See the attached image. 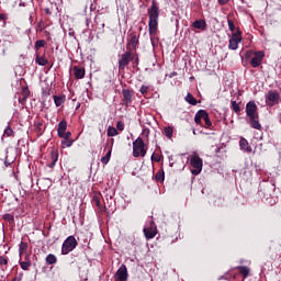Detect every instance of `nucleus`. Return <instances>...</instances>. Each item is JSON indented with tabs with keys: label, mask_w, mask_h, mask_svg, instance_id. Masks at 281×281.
Instances as JSON below:
<instances>
[{
	"label": "nucleus",
	"mask_w": 281,
	"mask_h": 281,
	"mask_svg": "<svg viewBox=\"0 0 281 281\" xmlns=\"http://www.w3.org/2000/svg\"><path fill=\"white\" fill-rule=\"evenodd\" d=\"M147 13L149 15V34L150 36H154V34H157V30L159 27V7H157V4L154 2L148 9Z\"/></svg>",
	"instance_id": "1"
},
{
	"label": "nucleus",
	"mask_w": 281,
	"mask_h": 281,
	"mask_svg": "<svg viewBox=\"0 0 281 281\" xmlns=\"http://www.w3.org/2000/svg\"><path fill=\"white\" fill-rule=\"evenodd\" d=\"M190 164L192 166V175L196 176V175H201L202 170H203V159L196 155V154H192L190 156Z\"/></svg>",
	"instance_id": "2"
},
{
	"label": "nucleus",
	"mask_w": 281,
	"mask_h": 281,
	"mask_svg": "<svg viewBox=\"0 0 281 281\" xmlns=\"http://www.w3.org/2000/svg\"><path fill=\"white\" fill-rule=\"evenodd\" d=\"M76 247H78V240H76V237L68 236L61 246L63 256H67V254L74 251Z\"/></svg>",
	"instance_id": "3"
},
{
	"label": "nucleus",
	"mask_w": 281,
	"mask_h": 281,
	"mask_svg": "<svg viewBox=\"0 0 281 281\" xmlns=\"http://www.w3.org/2000/svg\"><path fill=\"white\" fill-rule=\"evenodd\" d=\"M144 146V139L137 137L135 142H133V157H146V148Z\"/></svg>",
	"instance_id": "4"
},
{
	"label": "nucleus",
	"mask_w": 281,
	"mask_h": 281,
	"mask_svg": "<svg viewBox=\"0 0 281 281\" xmlns=\"http://www.w3.org/2000/svg\"><path fill=\"white\" fill-rule=\"evenodd\" d=\"M243 43V32H240V29H237L235 33H232L229 40H228V49H235L238 48V44Z\"/></svg>",
	"instance_id": "5"
},
{
	"label": "nucleus",
	"mask_w": 281,
	"mask_h": 281,
	"mask_svg": "<svg viewBox=\"0 0 281 281\" xmlns=\"http://www.w3.org/2000/svg\"><path fill=\"white\" fill-rule=\"evenodd\" d=\"M266 102L268 106H276L280 102V92L276 90H270L266 94Z\"/></svg>",
	"instance_id": "6"
},
{
	"label": "nucleus",
	"mask_w": 281,
	"mask_h": 281,
	"mask_svg": "<svg viewBox=\"0 0 281 281\" xmlns=\"http://www.w3.org/2000/svg\"><path fill=\"white\" fill-rule=\"evenodd\" d=\"M133 55L131 50H126L119 60V69L122 71L126 68V66L131 63Z\"/></svg>",
	"instance_id": "7"
},
{
	"label": "nucleus",
	"mask_w": 281,
	"mask_h": 281,
	"mask_svg": "<svg viewBox=\"0 0 281 281\" xmlns=\"http://www.w3.org/2000/svg\"><path fill=\"white\" fill-rule=\"evenodd\" d=\"M246 115L248 117H258V105H256L255 101H249L246 104Z\"/></svg>",
	"instance_id": "8"
},
{
	"label": "nucleus",
	"mask_w": 281,
	"mask_h": 281,
	"mask_svg": "<svg viewBox=\"0 0 281 281\" xmlns=\"http://www.w3.org/2000/svg\"><path fill=\"white\" fill-rule=\"evenodd\" d=\"M116 281H127L128 280V270L125 265H122L114 276Z\"/></svg>",
	"instance_id": "9"
},
{
	"label": "nucleus",
	"mask_w": 281,
	"mask_h": 281,
	"mask_svg": "<svg viewBox=\"0 0 281 281\" xmlns=\"http://www.w3.org/2000/svg\"><path fill=\"white\" fill-rule=\"evenodd\" d=\"M145 238H155L157 236V226L155 225V222H150L149 226L144 228Z\"/></svg>",
	"instance_id": "10"
},
{
	"label": "nucleus",
	"mask_w": 281,
	"mask_h": 281,
	"mask_svg": "<svg viewBox=\"0 0 281 281\" xmlns=\"http://www.w3.org/2000/svg\"><path fill=\"white\" fill-rule=\"evenodd\" d=\"M262 58H265V53H262V52L255 53V56L250 60L251 67H254V68L260 67V65L262 63Z\"/></svg>",
	"instance_id": "11"
},
{
	"label": "nucleus",
	"mask_w": 281,
	"mask_h": 281,
	"mask_svg": "<svg viewBox=\"0 0 281 281\" xmlns=\"http://www.w3.org/2000/svg\"><path fill=\"white\" fill-rule=\"evenodd\" d=\"M122 95H123V103L125 104V106H128V104H132L133 93H131V90L123 89L122 90Z\"/></svg>",
	"instance_id": "12"
},
{
	"label": "nucleus",
	"mask_w": 281,
	"mask_h": 281,
	"mask_svg": "<svg viewBox=\"0 0 281 281\" xmlns=\"http://www.w3.org/2000/svg\"><path fill=\"white\" fill-rule=\"evenodd\" d=\"M207 111L205 110L198 111L194 116L195 124H200V126H202L201 120H204L205 117H207Z\"/></svg>",
	"instance_id": "13"
},
{
	"label": "nucleus",
	"mask_w": 281,
	"mask_h": 281,
	"mask_svg": "<svg viewBox=\"0 0 281 281\" xmlns=\"http://www.w3.org/2000/svg\"><path fill=\"white\" fill-rule=\"evenodd\" d=\"M192 26L195 30H207V22H205V20H196L193 22Z\"/></svg>",
	"instance_id": "14"
},
{
	"label": "nucleus",
	"mask_w": 281,
	"mask_h": 281,
	"mask_svg": "<svg viewBox=\"0 0 281 281\" xmlns=\"http://www.w3.org/2000/svg\"><path fill=\"white\" fill-rule=\"evenodd\" d=\"M239 147L241 150H245V153H251V146H249V142H247L246 138H240L239 140Z\"/></svg>",
	"instance_id": "15"
},
{
	"label": "nucleus",
	"mask_w": 281,
	"mask_h": 281,
	"mask_svg": "<svg viewBox=\"0 0 281 281\" xmlns=\"http://www.w3.org/2000/svg\"><path fill=\"white\" fill-rule=\"evenodd\" d=\"M74 75H75V78H77V80H82V78H85V69L78 68V66H75Z\"/></svg>",
	"instance_id": "16"
},
{
	"label": "nucleus",
	"mask_w": 281,
	"mask_h": 281,
	"mask_svg": "<svg viewBox=\"0 0 281 281\" xmlns=\"http://www.w3.org/2000/svg\"><path fill=\"white\" fill-rule=\"evenodd\" d=\"M67 131V121H61L58 124L57 135L60 137V135H64V133Z\"/></svg>",
	"instance_id": "17"
},
{
	"label": "nucleus",
	"mask_w": 281,
	"mask_h": 281,
	"mask_svg": "<svg viewBox=\"0 0 281 281\" xmlns=\"http://www.w3.org/2000/svg\"><path fill=\"white\" fill-rule=\"evenodd\" d=\"M35 63H36V65H40V67H45V65H47L49 61L47 60V58H45V56L41 57V56L36 55Z\"/></svg>",
	"instance_id": "18"
},
{
	"label": "nucleus",
	"mask_w": 281,
	"mask_h": 281,
	"mask_svg": "<svg viewBox=\"0 0 281 281\" xmlns=\"http://www.w3.org/2000/svg\"><path fill=\"white\" fill-rule=\"evenodd\" d=\"M250 125L251 128H256L257 131H260L262 128V125L260 124V121H258V117H250Z\"/></svg>",
	"instance_id": "19"
},
{
	"label": "nucleus",
	"mask_w": 281,
	"mask_h": 281,
	"mask_svg": "<svg viewBox=\"0 0 281 281\" xmlns=\"http://www.w3.org/2000/svg\"><path fill=\"white\" fill-rule=\"evenodd\" d=\"M45 260H46V265H56V262H58V258L54 254L47 255Z\"/></svg>",
	"instance_id": "20"
},
{
	"label": "nucleus",
	"mask_w": 281,
	"mask_h": 281,
	"mask_svg": "<svg viewBox=\"0 0 281 281\" xmlns=\"http://www.w3.org/2000/svg\"><path fill=\"white\" fill-rule=\"evenodd\" d=\"M53 98L55 106H63V104H65V95H54Z\"/></svg>",
	"instance_id": "21"
},
{
	"label": "nucleus",
	"mask_w": 281,
	"mask_h": 281,
	"mask_svg": "<svg viewBox=\"0 0 281 281\" xmlns=\"http://www.w3.org/2000/svg\"><path fill=\"white\" fill-rule=\"evenodd\" d=\"M184 100L186 102H188V104H191L192 106H196L198 104L196 99L194 98V95H192V93H188Z\"/></svg>",
	"instance_id": "22"
},
{
	"label": "nucleus",
	"mask_w": 281,
	"mask_h": 281,
	"mask_svg": "<svg viewBox=\"0 0 281 281\" xmlns=\"http://www.w3.org/2000/svg\"><path fill=\"white\" fill-rule=\"evenodd\" d=\"M111 153H112V148L110 147L105 156L101 158V162L103 164V166H106V164L111 161Z\"/></svg>",
	"instance_id": "23"
},
{
	"label": "nucleus",
	"mask_w": 281,
	"mask_h": 281,
	"mask_svg": "<svg viewBox=\"0 0 281 281\" xmlns=\"http://www.w3.org/2000/svg\"><path fill=\"white\" fill-rule=\"evenodd\" d=\"M61 146H63V148H71V146H74V139H71V138H64L61 140Z\"/></svg>",
	"instance_id": "24"
},
{
	"label": "nucleus",
	"mask_w": 281,
	"mask_h": 281,
	"mask_svg": "<svg viewBox=\"0 0 281 281\" xmlns=\"http://www.w3.org/2000/svg\"><path fill=\"white\" fill-rule=\"evenodd\" d=\"M117 135V130L113 126L108 127V137H115Z\"/></svg>",
	"instance_id": "25"
},
{
	"label": "nucleus",
	"mask_w": 281,
	"mask_h": 281,
	"mask_svg": "<svg viewBox=\"0 0 281 281\" xmlns=\"http://www.w3.org/2000/svg\"><path fill=\"white\" fill-rule=\"evenodd\" d=\"M239 269V273H241V276H244V278H247V276H249V268L246 266H241L238 267Z\"/></svg>",
	"instance_id": "26"
},
{
	"label": "nucleus",
	"mask_w": 281,
	"mask_h": 281,
	"mask_svg": "<svg viewBox=\"0 0 281 281\" xmlns=\"http://www.w3.org/2000/svg\"><path fill=\"white\" fill-rule=\"evenodd\" d=\"M232 109L237 115L240 114V105L236 101H232Z\"/></svg>",
	"instance_id": "27"
},
{
	"label": "nucleus",
	"mask_w": 281,
	"mask_h": 281,
	"mask_svg": "<svg viewBox=\"0 0 281 281\" xmlns=\"http://www.w3.org/2000/svg\"><path fill=\"white\" fill-rule=\"evenodd\" d=\"M227 23H228V30L232 32V34H236V31L238 29H236V25L234 24V21L227 20Z\"/></svg>",
	"instance_id": "28"
},
{
	"label": "nucleus",
	"mask_w": 281,
	"mask_h": 281,
	"mask_svg": "<svg viewBox=\"0 0 281 281\" xmlns=\"http://www.w3.org/2000/svg\"><path fill=\"white\" fill-rule=\"evenodd\" d=\"M20 267H21V269H23V271H27L30 269V267H32V262L22 261V262H20Z\"/></svg>",
	"instance_id": "29"
},
{
	"label": "nucleus",
	"mask_w": 281,
	"mask_h": 281,
	"mask_svg": "<svg viewBox=\"0 0 281 281\" xmlns=\"http://www.w3.org/2000/svg\"><path fill=\"white\" fill-rule=\"evenodd\" d=\"M92 201H93L94 205H97V207H99V210H102V204L100 203V195H93Z\"/></svg>",
	"instance_id": "30"
},
{
	"label": "nucleus",
	"mask_w": 281,
	"mask_h": 281,
	"mask_svg": "<svg viewBox=\"0 0 281 281\" xmlns=\"http://www.w3.org/2000/svg\"><path fill=\"white\" fill-rule=\"evenodd\" d=\"M3 220L7 221L8 223H14V215L7 213L3 215Z\"/></svg>",
	"instance_id": "31"
},
{
	"label": "nucleus",
	"mask_w": 281,
	"mask_h": 281,
	"mask_svg": "<svg viewBox=\"0 0 281 281\" xmlns=\"http://www.w3.org/2000/svg\"><path fill=\"white\" fill-rule=\"evenodd\" d=\"M46 42L45 40H38L35 42V49L38 50L40 47H45Z\"/></svg>",
	"instance_id": "32"
},
{
	"label": "nucleus",
	"mask_w": 281,
	"mask_h": 281,
	"mask_svg": "<svg viewBox=\"0 0 281 281\" xmlns=\"http://www.w3.org/2000/svg\"><path fill=\"white\" fill-rule=\"evenodd\" d=\"M210 126H212V121L210 120V114H209L204 119V128H210Z\"/></svg>",
	"instance_id": "33"
},
{
	"label": "nucleus",
	"mask_w": 281,
	"mask_h": 281,
	"mask_svg": "<svg viewBox=\"0 0 281 281\" xmlns=\"http://www.w3.org/2000/svg\"><path fill=\"white\" fill-rule=\"evenodd\" d=\"M172 133H173L172 127H166V128H165V135H166V137H168L169 139L172 137Z\"/></svg>",
	"instance_id": "34"
},
{
	"label": "nucleus",
	"mask_w": 281,
	"mask_h": 281,
	"mask_svg": "<svg viewBox=\"0 0 281 281\" xmlns=\"http://www.w3.org/2000/svg\"><path fill=\"white\" fill-rule=\"evenodd\" d=\"M4 135H7V137H12V135H14V131H12L10 126H7Z\"/></svg>",
	"instance_id": "35"
},
{
	"label": "nucleus",
	"mask_w": 281,
	"mask_h": 281,
	"mask_svg": "<svg viewBox=\"0 0 281 281\" xmlns=\"http://www.w3.org/2000/svg\"><path fill=\"white\" fill-rule=\"evenodd\" d=\"M53 162L49 165V168H54L56 166V161H58V155L52 154Z\"/></svg>",
	"instance_id": "36"
},
{
	"label": "nucleus",
	"mask_w": 281,
	"mask_h": 281,
	"mask_svg": "<svg viewBox=\"0 0 281 281\" xmlns=\"http://www.w3.org/2000/svg\"><path fill=\"white\" fill-rule=\"evenodd\" d=\"M8 265V257L0 256V267Z\"/></svg>",
	"instance_id": "37"
},
{
	"label": "nucleus",
	"mask_w": 281,
	"mask_h": 281,
	"mask_svg": "<svg viewBox=\"0 0 281 281\" xmlns=\"http://www.w3.org/2000/svg\"><path fill=\"white\" fill-rule=\"evenodd\" d=\"M142 95H146L148 93V87L147 86H142L139 89Z\"/></svg>",
	"instance_id": "38"
},
{
	"label": "nucleus",
	"mask_w": 281,
	"mask_h": 281,
	"mask_svg": "<svg viewBox=\"0 0 281 281\" xmlns=\"http://www.w3.org/2000/svg\"><path fill=\"white\" fill-rule=\"evenodd\" d=\"M116 128H117V131H124V123L122 121H119L116 123Z\"/></svg>",
	"instance_id": "39"
},
{
	"label": "nucleus",
	"mask_w": 281,
	"mask_h": 281,
	"mask_svg": "<svg viewBox=\"0 0 281 281\" xmlns=\"http://www.w3.org/2000/svg\"><path fill=\"white\" fill-rule=\"evenodd\" d=\"M155 178H156V181H164V173L157 172Z\"/></svg>",
	"instance_id": "40"
},
{
	"label": "nucleus",
	"mask_w": 281,
	"mask_h": 281,
	"mask_svg": "<svg viewBox=\"0 0 281 281\" xmlns=\"http://www.w3.org/2000/svg\"><path fill=\"white\" fill-rule=\"evenodd\" d=\"M59 137H63V139H69L71 137V132H65L64 135H60Z\"/></svg>",
	"instance_id": "41"
},
{
	"label": "nucleus",
	"mask_w": 281,
	"mask_h": 281,
	"mask_svg": "<svg viewBox=\"0 0 281 281\" xmlns=\"http://www.w3.org/2000/svg\"><path fill=\"white\" fill-rule=\"evenodd\" d=\"M23 280V273H19L18 276L14 277L12 281H22Z\"/></svg>",
	"instance_id": "42"
},
{
	"label": "nucleus",
	"mask_w": 281,
	"mask_h": 281,
	"mask_svg": "<svg viewBox=\"0 0 281 281\" xmlns=\"http://www.w3.org/2000/svg\"><path fill=\"white\" fill-rule=\"evenodd\" d=\"M151 161H157V162H159V161H161V158H160L159 156L153 155V156H151Z\"/></svg>",
	"instance_id": "43"
},
{
	"label": "nucleus",
	"mask_w": 281,
	"mask_h": 281,
	"mask_svg": "<svg viewBox=\"0 0 281 281\" xmlns=\"http://www.w3.org/2000/svg\"><path fill=\"white\" fill-rule=\"evenodd\" d=\"M5 19H8V15H5V14H0V21H3V22H5Z\"/></svg>",
	"instance_id": "44"
},
{
	"label": "nucleus",
	"mask_w": 281,
	"mask_h": 281,
	"mask_svg": "<svg viewBox=\"0 0 281 281\" xmlns=\"http://www.w3.org/2000/svg\"><path fill=\"white\" fill-rule=\"evenodd\" d=\"M217 1H218L220 5H225V4H227V0H217Z\"/></svg>",
	"instance_id": "45"
},
{
	"label": "nucleus",
	"mask_w": 281,
	"mask_h": 281,
	"mask_svg": "<svg viewBox=\"0 0 281 281\" xmlns=\"http://www.w3.org/2000/svg\"><path fill=\"white\" fill-rule=\"evenodd\" d=\"M175 76H177V72L173 71L170 74L169 78H175Z\"/></svg>",
	"instance_id": "46"
},
{
	"label": "nucleus",
	"mask_w": 281,
	"mask_h": 281,
	"mask_svg": "<svg viewBox=\"0 0 281 281\" xmlns=\"http://www.w3.org/2000/svg\"><path fill=\"white\" fill-rule=\"evenodd\" d=\"M4 166H5V168H8V166H10V162L8 160H5Z\"/></svg>",
	"instance_id": "47"
},
{
	"label": "nucleus",
	"mask_w": 281,
	"mask_h": 281,
	"mask_svg": "<svg viewBox=\"0 0 281 281\" xmlns=\"http://www.w3.org/2000/svg\"><path fill=\"white\" fill-rule=\"evenodd\" d=\"M251 54H254L252 50L247 52V56H251Z\"/></svg>",
	"instance_id": "48"
},
{
	"label": "nucleus",
	"mask_w": 281,
	"mask_h": 281,
	"mask_svg": "<svg viewBox=\"0 0 281 281\" xmlns=\"http://www.w3.org/2000/svg\"><path fill=\"white\" fill-rule=\"evenodd\" d=\"M190 80H194V77H190Z\"/></svg>",
	"instance_id": "49"
},
{
	"label": "nucleus",
	"mask_w": 281,
	"mask_h": 281,
	"mask_svg": "<svg viewBox=\"0 0 281 281\" xmlns=\"http://www.w3.org/2000/svg\"><path fill=\"white\" fill-rule=\"evenodd\" d=\"M109 146V143H106L105 148Z\"/></svg>",
	"instance_id": "50"
}]
</instances>
